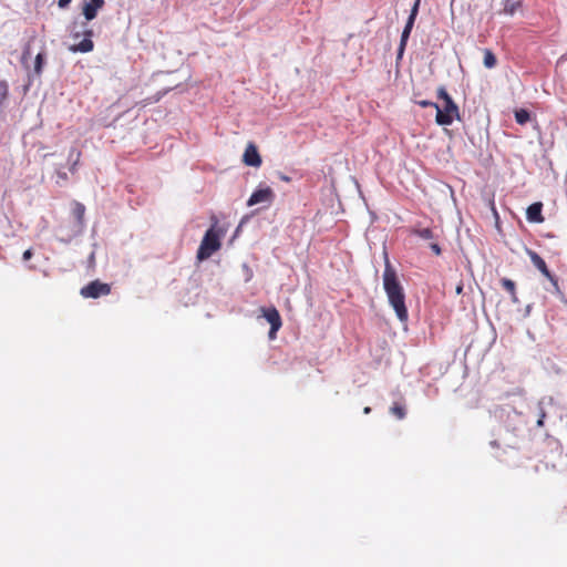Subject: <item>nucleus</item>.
<instances>
[{
    "instance_id": "f257e3e1",
    "label": "nucleus",
    "mask_w": 567,
    "mask_h": 567,
    "mask_svg": "<svg viewBox=\"0 0 567 567\" xmlns=\"http://www.w3.org/2000/svg\"><path fill=\"white\" fill-rule=\"evenodd\" d=\"M383 288L388 296L389 303L394 309L398 319L401 322H405L409 318V313L405 306L404 290L386 254L383 271Z\"/></svg>"
},
{
    "instance_id": "f03ea898",
    "label": "nucleus",
    "mask_w": 567,
    "mask_h": 567,
    "mask_svg": "<svg viewBox=\"0 0 567 567\" xmlns=\"http://www.w3.org/2000/svg\"><path fill=\"white\" fill-rule=\"evenodd\" d=\"M437 97L443 100L444 104L442 106L437 104L436 106V123L442 126H447L451 125L454 120H460L458 106L444 86L437 89Z\"/></svg>"
},
{
    "instance_id": "7ed1b4c3",
    "label": "nucleus",
    "mask_w": 567,
    "mask_h": 567,
    "mask_svg": "<svg viewBox=\"0 0 567 567\" xmlns=\"http://www.w3.org/2000/svg\"><path fill=\"white\" fill-rule=\"evenodd\" d=\"M220 239L219 235L216 233L215 228H209L200 243V246L197 250V259L205 260L209 258L215 251L220 248Z\"/></svg>"
},
{
    "instance_id": "20e7f679",
    "label": "nucleus",
    "mask_w": 567,
    "mask_h": 567,
    "mask_svg": "<svg viewBox=\"0 0 567 567\" xmlns=\"http://www.w3.org/2000/svg\"><path fill=\"white\" fill-rule=\"evenodd\" d=\"M111 292V286L109 284L101 282L100 280H93L86 286L81 288V296L84 298H100L107 296Z\"/></svg>"
},
{
    "instance_id": "39448f33",
    "label": "nucleus",
    "mask_w": 567,
    "mask_h": 567,
    "mask_svg": "<svg viewBox=\"0 0 567 567\" xmlns=\"http://www.w3.org/2000/svg\"><path fill=\"white\" fill-rule=\"evenodd\" d=\"M526 255L529 257L532 264L544 275L555 287V289H559L557 278L550 272L545 260L534 250L526 248Z\"/></svg>"
},
{
    "instance_id": "423d86ee",
    "label": "nucleus",
    "mask_w": 567,
    "mask_h": 567,
    "mask_svg": "<svg viewBox=\"0 0 567 567\" xmlns=\"http://www.w3.org/2000/svg\"><path fill=\"white\" fill-rule=\"evenodd\" d=\"M420 3H421V0H415L413 7L411 9V13L409 16V19H408V21L405 23V27H404L403 31H402L401 40H400V45H399V52H398L399 58L403 54L404 49L406 47L408 39L410 37V33L412 31V28L414 25V22H415L417 12H419Z\"/></svg>"
},
{
    "instance_id": "0eeeda50",
    "label": "nucleus",
    "mask_w": 567,
    "mask_h": 567,
    "mask_svg": "<svg viewBox=\"0 0 567 567\" xmlns=\"http://www.w3.org/2000/svg\"><path fill=\"white\" fill-rule=\"evenodd\" d=\"M411 234L415 235L424 240H429L430 248L436 256H440L442 254V249H441L440 245L436 243L437 235L434 233V230L432 228H430V227L420 228V227L415 226L411 229Z\"/></svg>"
},
{
    "instance_id": "6e6552de",
    "label": "nucleus",
    "mask_w": 567,
    "mask_h": 567,
    "mask_svg": "<svg viewBox=\"0 0 567 567\" xmlns=\"http://www.w3.org/2000/svg\"><path fill=\"white\" fill-rule=\"evenodd\" d=\"M261 311L265 319L270 323L269 339L274 340L282 326L280 313L275 307L262 308Z\"/></svg>"
},
{
    "instance_id": "1a4fd4ad",
    "label": "nucleus",
    "mask_w": 567,
    "mask_h": 567,
    "mask_svg": "<svg viewBox=\"0 0 567 567\" xmlns=\"http://www.w3.org/2000/svg\"><path fill=\"white\" fill-rule=\"evenodd\" d=\"M275 199V193L274 190L270 188V187H265V188H259L257 190H255L248 202H247V205L248 206H254V205H257V204H260V203H268V204H271Z\"/></svg>"
},
{
    "instance_id": "9d476101",
    "label": "nucleus",
    "mask_w": 567,
    "mask_h": 567,
    "mask_svg": "<svg viewBox=\"0 0 567 567\" xmlns=\"http://www.w3.org/2000/svg\"><path fill=\"white\" fill-rule=\"evenodd\" d=\"M243 162L247 166L259 167L262 163L261 156L258 152L257 146L254 143H249L244 152Z\"/></svg>"
},
{
    "instance_id": "9b49d317",
    "label": "nucleus",
    "mask_w": 567,
    "mask_h": 567,
    "mask_svg": "<svg viewBox=\"0 0 567 567\" xmlns=\"http://www.w3.org/2000/svg\"><path fill=\"white\" fill-rule=\"evenodd\" d=\"M84 39L79 42L78 44H73L70 47V51L72 52H82L87 53L91 52L94 48V43L91 40V37L93 35V31L91 29H86L84 32Z\"/></svg>"
},
{
    "instance_id": "f8f14e48",
    "label": "nucleus",
    "mask_w": 567,
    "mask_h": 567,
    "mask_svg": "<svg viewBox=\"0 0 567 567\" xmlns=\"http://www.w3.org/2000/svg\"><path fill=\"white\" fill-rule=\"evenodd\" d=\"M543 210V203L536 202L529 205L526 209V218L529 223L534 224H542L544 223L545 218L542 214Z\"/></svg>"
},
{
    "instance_id": "ddd939ff",
    "label": "nucleus",
    "mask_w": 567,
    "mask_h": 567,
    "mask_svg": "<svg viewBox=\"0 0 567 567\" xmlns=\"http://www.w3.org/2000/svg\"><path fill=\"white\" fill-rule=\"evenodd\" d=\"M72 216L75 219L78 233H82L85 227V206L82 203L74 200L72 203Z\"/></svg>"
},
{
    "instance_id": "4468645a",
    "label": "nucleus",
    "mask_w": 567,
    "mask_h": 567,
    "mask_svg": "<svg viewBox=\"0 0 567 567\" xmlns=\"http://www.w3.org/2000/svg\"><path fill=\"white\" fill-rule=\"evenodd\" d=\"M522 1L520 0H504L503 13L507 16H514L516 12L520 11Z\"/></svg>"
},
{
    "instance_id": "2eb2a0df",
    "label": "nucleus",
    "mask_w": 567,
    "mask_h": 567,
    "mask_svg": "<svg viewBox=\"0 0 567 567\" xmlns=\"http://www.w3.org/2000/svg\"><path fill=\"white\" fill-rule=\"evenodd\" d=\"M502 287L511 295V299L513 302H518V297L516 295V285L512 279L503 278L501 280Z\"/></svg>"
},
{
    "instance_id": "dca6fc26",
    "label": "nucleus",
    "mask_w": 567,
    "mask_h": 567,
    "mask_svg": "<svg viewBox=\"0 0 567 567\" xmlns=\"http://www.w3.org/2000/svg\"><path fill=\"white\" fill-rule=\"evenodd\" d=\"M102 7H95L93 3H85L84 7H83V16L84 18L87 20V21H91L93 19L96 18L97 16V11L101 9Z\"/></svg>"
},
{
    "instance_id": "f3484780",
    "label": "nucleus",
    "mask_w": 567,
    "mask_h": 567,
    "mask_svg": "<svg viewBox=\"0 0 567 567\" xmlns=\"http://www.w3.org/2000/svg\"><path fill=\"white\" fill-rule=\"evenodd\" d=\"M483 63H484L485 68H487V69H493L497 63V59H496L495 54L489 49L484 50Z\"/></svg>"
},
{
    "instance_id": "a211bd4d",
    "label": "nucleus",
    "mask_w": 567,
    "mask_h": 567,
    "mask_svg": "<svg viewBox=\"0 0 567 567\" xmlns=\"http://www.w3.org/2000/svg\"><path fill=\"white\" fill-rule=\"evenodd\" d=\"M515 120L518 124L524 125L530 120V114L525 109H519L515 111Z\"/></svg>"
},
{
    "instance_id": "6ab92c4d",
    "label": "nucleus",
    "mask_w": 567,
    "mask_h": 567,
    "mask_svg": "<svg viewBox=\"0 0 567 567\" xmlns=\"http://www.w3.org/2000/svg\"><path fill=\"white\" fill-rule=\"evenodd\" d=\"M44 52H40L37 54L35 56V60H34V73L37 75H41L42 73V69H43V64H44Z\"/></svg>"
},
{
    "instance_id": "aec40b11",
    "label": "nucleus",
    "mask_w": 567,
    "mask_h": 567,
    "mask_svg": "<svg viewBox=\"0 0 567 567\" xmlns=\"http://www.w3.org/2000/svg\"><path fill=\"white\" fill-rule=\"evenodd\" d=\"M391 413L399 420H402L405 417V408L401 404H393L390 409Z\"/></svg>"
},
{
    "instance_id": "412c9836",
    "label": "nucleus",
    "mask_w": 567,
    "mask_h": 567,
    "mask_svg": "<svg viewBox=\"0 0 567 567\" xmlns=\"http://www.w3.org/2000/svg\"><path fill=\"white\" fill-rule=\"evenodd\" d=\"M9 94V85L4 80H0V104L3 103Z\"/></svg>"
},
{
    "instance_id": "4be33fe9",
    "label": "nucleus",
    "mask_w": 567,
    "mask_h": 567,
    "mask_svg": "<svg viewBox=\"0 0 567 567\" xmlns=\"http://www.w3.org/2000/svg\"><path fill=\"white\" fill-rule=\"evenodd\" d=\"M72 153H75V155H76L75 161L73 162V164L70 167V171L73 173V172H75L76 165L79 164V161H80V157H81V152L76 151V150H72L71 154Z\"/></svg>"
},
{
    "instance_id": "5701e85b",
    "label": "nucleus",
    "mask_w": 567,
    "mask_h": 567,
    "mask_svg": "<svg viewBox=\"0 0 567 567\" xmlns=\"http://www.w3.org/2000/svg\"><path fill=\"white\" fill-rule=\"evenodd\" d=\"M416 103L421 107H434L436 110V106H437V103H434V102H431V101H427V100H422V101H419Z\"/></svg>"
},
{
    "instance_id": "b1692460",
    "label": "nucleus",
    "mask_w": 567,
    "mask_h": 567,
    "mask_svg": "<svg viewBox=\"0 0 567 567\" xmlns=\"http://www.w3.org/2000/svg\"><path fill=\"white\" fill-rule=\"evenodd\" d=\"M545 419H546V412L544 411V409L540 408L539 417L537 420V425L543 426Z\"/></svg>"
},
{
    "instance_id": "393cba45",
    "label": "nucleus",
    "mask_w": 567,
    "mask_h": 567,
    "mask_svg": "<svg viewBox=\"0 0 567 567\" xmlns=\"http://www.w3.org/2000/svg\"><path fill=\"white\" fill-rule=\"evenodd\" d=\"M71 1L72 0H58V6L59 8L64 9L71 3Z\"/></svg>"
},
{
    "instance_id": "a878e982",
    "label": "nucleus",
    "mask_w": 567,
    "mask_h": 567,
    "mask_svg": "<svg viewBox=\"0 0 567 567\" xmlns=\"http://www.w3.org/2000/svg\"><path fill=\"white\" fill-rule=\"evenodd\" d=\"M32 256H33L32 250H31V249H27V250L23 252L22 258H23V260H25V261H27V260L31 259V257H32Z\"/></svg>"
},
{
    "instance_id": "bb28decb",
    "label": "nucleus",
    "mask_w": 567,
    "mask_h": 567,
    "mask_svg": "<svg viewBox=\"0 0 567 567\" xmlns=\"http://www.w3.org/2000/svg\"><path fill=\"white\" fill-rule=\"evenodd\" d=\"M278 177L280 181L285 182V183H290L291 182V178L282 173H278Z\"/></svg>"
},
{
    "instance_id": "cd10ccee",
    "label": "nucleus",
    "mask_w": 567,
    "mask_h": 567,
    "mask_svg": "<svg viewBox=\"0 0 567 567\" xmlns=\"http://www.w3.org/2000/svg\"><path fill=\"white\" fill-rule=\"evenodd\" d=\"M30 48L27 47L24 50H23V53H22V61L27 60L29 56H30Z\"/></svg>"
},
{
    "instance_id": "c85d7f7f",
    "label": "nucleus",
    "mask_w": 567,
    "mask_h": 567,
    "mask_svg": "<svg viewBox=\"0 0 567 567\" xmlns=\"http://www.w3.org/2000/svg\"><path fill=\"white\" fill-rule=\"evenodd\" d=\"M90 3H93L95 7H102L104 6V0H90Z\"/></svg>"
},
{
    "instance_id": "c756f323",
    "label": "nucleus",
    "mask_w": 567,
    "mask_h": 567,
    "mask_svg": "<svg viewBox=\"0 0 567 567\" xmlns=\"http://www.w3.org/2000/svg\"><path fill=\"white\" fill-rule=\"evenodd\" d=\"M159 100H161V95L158 94L153 99H147L145 104L155 103V102H158Z\"/></svg>"
},
{
    "instance_id": "7c9ffc66",
    "label": "nucleus",
    "mask_w": 567,
    "mask_h": 567,
    "mask_svg": "<svg viewBox=\"0 0 567 567\" xmlns=\"http://www.w3.org/2000/svg\"><path fill=\"white\" fill-rule=\"evenodd\" d=\"M463 291V285L462 284H458L457 287H456V293L457 295H461Z\"/></svg>"
},
{
    "instance_id": "2f4dec72",
    "label": "nucleus",
    "mask_w": 567,
    "mask_h": 567,
    "mask_svg": "<svg viewBox=\"0 0 567 567\" xmlns=\"http://www.w3.org/2000/svg\"><path fill=\"white\" fill-rule=\"evenodd\" d=\"M370 412H371V408H370V406H365V408L363 409V413H364V414H369Z\"/></svg>"
},
{
    "instance_id": "473e14b6",
    "label": "nucleus",
    "mask_w": 567,
    "mask_h": 567,
    "mask_svg": "<svg viewBox=\"0 0 567 567\" xmlns=\"http://www.w3.org/2000/svg\"><path fill=\"white\" fill-rule=\"evenodd\" d=\"M491 445H492L493 447H499V444H498V442H497V441H492V442H491Z\"/></svg>"
}]
</instances>
